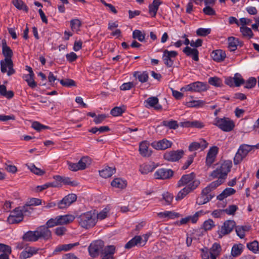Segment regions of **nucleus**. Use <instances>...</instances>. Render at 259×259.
<instances>
[{
  "label": "nucleus",
  "mask_w": 259,
  "mask_h": 259,
  "mask_svg": "<svg viewBox=\"0 0 259 259\" xmlns=\"http://www.w3.org/2000/svg\"><path fill=\"white\" fill-rule=\"evenodd\" d=\"M2 54L5 57L4 60L1 61V70L3 73L7 72V75L11 76L15 73L14 69V64L12 60L13 51L12 49L7 46L6 40H2Z\"/></svg>",
  "instance_id": "1"
},
{
  "label": "nucleus",
  "mask_w": 259,
  "mask_h": 259,
  "mask_svg": "<svg viewBox=\"0 0 259 259\" xmlns=\"http://www.w3.org/2000/svg\"><path fill=\"white\" fill-rule=\"evenodd\" d=\"M77 221L81 227L88 229L96 225L97 218L94 213L88 211L80 215L77 218Z\"/></svg>",
  "instance_id": "2"
},
{
  "label": "nucleus",
  "mask_w": 259,
  "mask_h": 259,
  "mask_svg": "<svg viewBox=\"0 0 259 259\" xmlns=\"http://www.w3.org/2000/svg\"><path fill=\"white\" fill-rule=\"evenodd\" d=\"M254 148H255L254 145H249L244 144L241 145L234 157V164L237 165L240 163L248 153Z\"/></svg>",
  "instance_id": "3"
},
{
  "label": "nucleus",
  "mask_w": 259,
  "mask_h": 259,
  "mask_svg": "<svg viewBox=\"0 0 259 259\" xmlns=\"http://www.w3.org/2000/svg\"><path fill=\"white\" fill-rule=\"evenodd\" d=\"M213 124L226 132H229L232 131L235 127L234 121L227 117H217L215 119V122L213 123Z\"/></svg>",
  "instance_id": "4"
},
{
  "label": "nucleus",
  "mask_w": 259,
  "mask_h": 259,
  "mask_svg": "<svg viewBox=\"0 0 259 259\" xmlns=\"http://www.w3.org/2000/svg\"><path fill=\"white\" fill-rule=\"evenodd\" d=\"M200 184V180L194 181L188 185L184 187L183 189H182L178 193L177 196L176 197V200L177 201L182 200L189 193L195 190L199 186Z\"/></svg>",
  "instance_id": "5"
},
{
  "label": "nucleus",
  "mask_w": 259,
  "mask_h": 259,
  "mask_svg": "<svg viewBox=\"0 0 259 259\" xmlns=\"http://www.w3.org/2000/svg\"><path fill=\"white\" fill-rule=\"evenodd\" d=\"M235 227L236 223L234 221L227 220L225 221L221 228L217 231L219 235L218 238L221 239L223 236L229 234Z\"/></svg>",
  "instance_id": "6"
},
{
  "label": "nucleus",
  "mask_w": 259,
  "mask_h": 259,
  "mask_svg": "<svg viewBox=\"0 0 259 259\" xmlns=\"http://www.w3.org/2000/svg\"><path fill=\"white\" fill-rule=\"evenodd\" d=\"M104 243L101 240H98L94 241L89 246L88 250L90 255L95 257L99 255V253L104 250Z\"/></svg>",
  "instance_id": "7"
},
{
  "label": "nucleus",
  "mask_w": 259,
  "mask_h": 259,
  "mask_svg": "<svg viewBox=\"0 0 259 259\" xmlns=\"http://www.w3.org/2000/svg\"><path fill=\"white\" fill-rule=\"evenodd\" d=\"M207 90V84L205 83L196 81L185 85L181 89V91H191L200 92Z\"/></svg>",
  "instance_id": "8"
},
{
  "label": "nucleus",
  "mask_w": 259,
  "mask_h": 259,
  "mask_svg": "<svg viewBox=\"0 0 259 259\" xmlns=\"http://www.w3.org/2000/svg\"><path fill=\"white\" fill-rule=\"evenodd\" d=\"M77 196L74 194H69L65 196L61 200L57 203L58 209H65L69 206L72 203L76 201Z\"/></svg>",
  "instance_id": "9"
},
{
  "label": "nucleus",
  "mask_w": 259,
  "mask_h": 259,
  "mask_svg": "<svg viewBox=\"0 0 259 259\" xmlns=\"http://www.w3.org/2000/svg\"><path fill=\"white\" fill-rule=\"evenodd\" d=\"M178 55V53L175 51H168L165 50L163 51L162 59L164 64L167 67H171L174 64V60Z\"/></svg>",
  "instance_id": "10"
},
{
  "label": "nucleus",
  "mask_w": 259,
  "mask_h": 259,
  "mask_svg": "<svg viewBox=\"0 0 259 259\" xmlns=\"http://www.w3.org/2000/svg\"><path fill=\"white\" fill-rule=\"evenodd\" d=\"M183 155L184 151L182 150H172L166 152L163 155V157L167 161L174 162L178 161Z\"/></svg>",
  "instance_id": "11"
},
{
  "label": "nucleus",
  "mask_w": 259,
  "mask_h": 259,
  "mask_svg": "<svg viewBox=\"0 0 259 259\" xmlns=\"http://www.w3.org/2000/svg\"><path fill=\"white\" fill-rule=\"evenodd\" d=\"M16 207L8 217L7 221L10 224H18L23 220V216L21 212Z\"/></svg>",
  "instance_id": "12"
},
{
  "label": "nucleus",
  "mask_w": 259,
  "mask_h": 259,
  "mask_svg": "<svg viewBox=\"0 0 259 259\" xmlns=\"http://www.w3.org/2000/svg\"><path fill=\"white\" fill-rule=\"evenodd\" d=\"M172 143L166 139H163L158 141H154L151 144V146L157 150H164L171 147Z\"/></svg>",
  "instance_id": "13"
},
{
  "label": "nucleus",
  "mask_w": 259,
  "mask_h": 259,
  "mask_svg": "<svg viewBox=\"0 0 259 259\" xmlns=\"http://www.w3.org/2000/svg\"><path fill=\"white\" fill-rule=\"evenodd\" d=\"M174 171L170 169L159 168L154 174V177L156 179H169L172 177Z\"/></svg>",
  "instance_id": "14"
},
{
  "label": "nucleus",
  "mask_w": 259,
  "mask_h": 259,
  "mask_svg": "<svg viewBox=\"0 0 259 259\" xmlns=\"http://www.w3.org/2000/svg\"><path fill=\"white\" fill-rule=\"evenodd\" d=\"M196 175L194 172L190 174L184 175L181 179L178 182L177 186L181 187L184 186H187L195 180H198L195 179Z\"/></svg>",
  "instance_id": "15"
},
{
  "label": "nucleus",
  "mask_w": 259,
  "mask_h": 259,
  "mask_svg": "<svg viewBox=\"0 0 259 259\" xmlns=\"http://www.w3.org/2000/svg\"><path fill=\"white\" fill-rule=\"evenodd\" d=\"M218 151L219 148L215 146L209 149L206 157L205 163L207 166H210L214 162Z\"/></svg>",
  "instance_id": "16"
},
{
  "label": "nucleus",
  "mask_w": 259,
  "mask_h": 259,
  "mask_svg": "<svg viewBox=\"0 0 259 259\" xmlns=\"http://www.w3.org/2000/svg\"><path fill=\"white\" fill-rule=\"evenodd\" d=\"M159 100L157 97H150L145 100V106L146 108H153L156 110H161L162 107L158 104Z\"/></svg>",
  "instance_id": "17"
},
{
  "label": "nucleus",
  "mask_w": 259,
  "mask_h": 259,
  "mask_svg": "<svg viewBox=\"0 0 259 259\" xmlns=\"http://www.w3.org/2000/svg\"><path fill=\"white\" fill-rule=\"evenodd\" d=\"M115 252V246L114 245H107L104 247L101 252V259H114Z\"/></svg>",
  "instance_id": "18"
},
{
  "label": "nucleus",
  "mask_w": 259,
  "mask_h": 259,
  "mask_svg": "<svg viewBox=\"0 0 259 259\" xmlns=\"http://www.w3.org/2000/svg\"><path fill=\"white\" fill-rule=\"evenodd\" d=\"M38 239L43 238L45 240L50 239L52 236L51 231L49 229L48 227L41 226L37 228L36 230Z\"/></svg>",
  "instance_id": "19"
},
{
  "label": "nucleus",
  "mask_w": 259,
  "mask_h": 259,
  "mask_svg": "<svg viewBox=\"0 0 259 259\" xmlns=\"http://www.w3.org/2000/svg\"><path fill=\"white\" fill-rule=\"evenodd\" d=\"M211 57L214 61L221 62L226 58V54L225 52L222 50H216L211 52Z\"/></svg>",
  "instance_id": "20"
},
{
  "label": "nucleus",
  "mask_w": 259,
  "mask_h": 259,
  "mask_svg": "<svg viewBox=\"0 0 259 259\" xmlns=\"http://www.w3.org/2000/svg\"><path fill=\"white\" fill-rule=\"evenodd\" d=\"M39 250V248L29 247L22 251L20 255V258L21 259H26L27 258H29L31 257L33 254H36Z\"/></svg>",
  "instance_id": "21"
},
{
  "label": "nucleus",
  "mask_w": 259,
  "mask_h": 259,
  "mask_svg": "<svg viewBox=\"0 0 259 259\" xmlns=\"http://www.w3.org/2000/svg\"><path fill=\"white\" fill-rule=\"evenodd\" d=\"M133 76L142 83L147 82L149 79V74L147 71H135L133 73Z\"/></svg>",
  "instance_id": "22"
},
{
  "label": "nucleus",
  "mask_w": 259,
  "mask_h": 259,
  "mask_svg": "<svg viewBox=\"0 0 259 259\" xmlns=\"http://www.w3.org/2000/svg\"><path fill=\"white\" fill-rule=\"evenodd\" d=\"M183 52L187 56H191L194 61H198L199 60V52L197 49L195 48L192 49L190 47L187 46L183 49Z\"/></svg>",
  "instance_id": "23"
},
{
  "label": "nucleus",
  "mask_w": 259,
  "mask_h": 259,
  "mask_svg": "<svg viewBox=\"0 0 259 259\" xmlns=\"http://www.w3.org/2000/svg\"><path fill=\"white\" fill-rule=\"evenodd\" d=\"M149 144L146 141L141 142L139 145L140 154L144 157H149L151 155L152 151L148 149Z\"/></svg>",
  "instance_id": "24"
},
{
  "label": "nucleus",
  "mask_w": 259,
  "mask_h": 259,
  "mask_svg": "<svg viewBox=\"0 0 259 259\" xmlns=\"http://www.w3.org/2000/svg\"><path fill=\"white\" fill-rule=\"evenodd\" d=\"M222 248L219 243H214L210 249L209 254L211 259H216L220 254Z\"/></svg>",
  "instance_id": "25"
},
{
  "label": "nucleus",
  "mask_w": 259,
  "mask_h": 259,
  "mask_svg": "<svg viewBox=\"0 0 259 259\" xmlns=\"http://www.w3.org/2000/svg\"><path fill=\"white\" fill-rule=\"evenodd\" d=\"M162 3L160 0H153L151 4L149 5V13L152 17H155L159 6Z\"/></svg>",
  "instance_id": "26"
},
{
  "label": "nucleus",
  "mask_w": 259,
  "mask_h": 259,
  "mask_svg": "<svg viewBox=\"0 0 259 259\" xmlns=\"http://www.w3.org/2000/svg\"><path fill=\"white\" fill-rule=\"evenodd\" d=\"M142 239V237L140 236H135L133 238H132L126 243L125 245V248L126 249H130L136 245L140 246H143L144 244L143 245L141 244Z\"/></svg>",
  "instance_id": "27"
},
{
  "label": "nucleus",
  "mask_w": 259,
  "mask_h": 259,
  "mask_svg": "<svg viewBox=\"0 0 259 259\" xmlns=\"http://www.w3.org/2000/svg\"><path fill=\"white\" fill-rule=\"evenodd\" d=\"M58 225L67 224L73 222L75 217L73 215H60L56 217Z\"/></svg>",
  "instance_id": "28"
},
{
  "label": "nucleus",
  "mask_w": 259,
  "mask_h": 259,
  "mask_svg": "<svg viewBox=\"0 0 259 259\" xmlns=\"http://www.w3.org/2000/svg\"><path fill=\"white\" fill-rule=\"evenodd\" d=\"M232 166V161L230 160L224 161V162L221 164L219 169L222 172V175H223L224 177H227L228 174L231 170Z\"/></svg>",
  "instance_id": "29"
},
{
  "label": "nucleus",
  "mask_w": 259,
  "mask_h": 259,
  "mask_svg": "<svg viewBox=\"0 0 259 259\" xmlns=\"http://www.w3.org/2000/svg\"><path fill=\"white\" fill-rule=\"evenodd\" d=\"M203 212L202 210H200L196 212L193 216H189L185 218H182L180 221V225L186 224L190 221H191L193 223H196L198 220V217Z\"/></svg>",
  "instance_id": "30"
},
{
  "label": "nucleus",
  "mask_w": 259,
  "mask_h": 259,
  "mask_svg": "<svg viewBox=\"0 0 259 259\" xmlns=\"http://www.w3.org/2000/svg\"><path fill=\"white\" fill-rule=\"evenodd\" d=\"M116 171L115 167L112 168L111 167L107 166L104 169L99 170V174L101 177L104 178H108L112 176Z\"/></svg>",
  "instance_id": "31"
},
{
  "label": "nucleus",
  "mask_w": 259,
  "mask_h": 259,
  "mask_svg": "<svg viewBox=\"0 0 259 259\" xmlns=\"http://www.w3.org/2000/svg\"><path fill=\"white\" fill-rule=\"evenodd\" d=\"M236 190L232 188H226L220 195L217 196V199L223 200L227 197L235 194Z\"/></svg>",
  "instance_id": "32"
},
{
  "label": "nucleus",
  "mask_w": 259,
  "mask_h": 259,
  "mask_svg": "<svg viewBox=\"0 0 259 259\" xmlns=\"http://www.w3.org/2000/svg\"><path fill=\"white\" fill-rule=\"evenodd\" d=\"M23 239L26 241H36L38 240L36 231H29L24 234Z\"/></svg>",
  "instance_id": "33"
},
{
  "label": "nucleus",
  "mask_w": 259,
  "mask_h": 259,
  "mask_svg": "<svg viewBox=\"0 0 259 259\" xmlns=\"http://www.w3.org/2000/svg\"><path fill=\"white\" fill-rule=\"evenodd\" d=\"M182 124L183 126L187 127H191L202 128L204 126V124L203 122L197 120L182 122Z\"/></svg>",
  "instance_id": "34"
},
{
  "label": "nucleus",
  "mask_w": 259,
  "mask_h": 259,
  "mask_svg": "<svg viewBox=\"0 0 259 259\" xmlns=\"http://www.w3.org/2000/svg\"><path fill=\"white\" fill-rule=\"evenodd\" d=\"M111 185L113 187L124 189L126 187L127 183L126 181L120 178H115L112 181Z\"/></svg>",
  "instance_id": "35"
},
{
  "label": "nucleus",
  "mask_w": 259,
  "mask_h": 259,
  "mask_svg": "<svg viewBox=\"0 0 259 259\" xmlns=\"http://www.w3.org/2000/svg\"><path fill=\"white\" fill-rule=\"evenodd\" d=\"M19 212H21L23 217L25 215H29L33 210V208L31 207L27 202L22 206L17 207Z\"/></svg>",
  "instance_id": "36"
},
{
  "label": "nucleus",
  "mask_w": 259,
  "mask_h": 259,
  "mask_svg": "<svg viewBox=\"0 0 259 259\" xmlns=\"http://www.w3.org/2000/svg\"><path fill=\"white\" fill-rule=\"evenodd\" d=\"M158 216L160 218H168L171 219L178 218L180 217V214L177 212H175L170 211H166L164 212H159L157 214Z\"/></svg>",
  "instance_id": "37"
},
{
  "label": "nucleus",
  "mask_w": 259,
  "mask_h": 259,
  "mask_svg": "<svg viewBox=\"0 0 259 259\" xmlns=\"http://www.w3.org/2000/svg\"><path fill=\"white\" fill-rule=\"evenodd\" d=\"M243 248V245L239 243L238 244H234L232 248L231 255L234 257H236L240 255Z\"/></svg>",
  "instance_id": "38"
},
{
  "label": "nucleus",
  "mask_w": 259,
  "mask_h": 259,
  "mask_svg": "<svg viewBox=\"0 0 259 259\" xmlns=\"http://www.w3.org/2000/svg\"><path fill=\"white\" fill-rule=\"evenodd\" d=\"M13 5L18 10H23L25 12H28V8L25 3L21 0H13Z\"/></svg>",
  "instance_id": "39"
},
{
  "label": "nucleus",
  "mask_w": 259,
  "mask_h": 259,
  "mask_svg": "<svg viewBox=\"0 0 259 259\" xmlns=\"http://www.w3.org/2000/svg\"><path fill=\"white\" fill-rule=\"evenodd\" d=\"M155 168V167L151 164L144 163L140 165L139 170L141 174L145 175L152 171Z\"/></svg>",
  "instance_id": "40"
},
{
  "label": "nucleus",
  "mask_w": 259,
  "mask_h": 259,
  "mask_svg": "<svg viewBox=\"0 0 259 259\" xmlns=\"http://www.w3.org/2000/svg\"><path fill=\"white\" fill-rule=\"evenodd\" d=\"M79 245V243L78 242H75L74 243H70L68 244H63L61 246L57 247L55 251H60L62 250L64 251H68L71 249L73 247L75 246H77Z\"/></svg>",
  "instance_id": "41"
},
{
  "label": "nucleus",
  "mask_w": 259,
  "mask_h": 259,
  "mask_svg": "<svg viewBox=\"0 0 259 259\" xmlns=\"http://www.w3.org/2000/svg\"><path fill=\"white\" fill-rule=\"evenodd\" d=\"M240 42L238 38L234 37H229L228 38V47L231 51H234L237 49L238 43Z\"/></svg>",
  "instance_id": "42"
},
{
  "label": "nucleus",
  "mask_w": 259,
  "mask_h": 259,
  "mask_svg": "<svg viewBox=\"0 0 259 259\" xmlns=\"http://www.w3.org/2000/svg\"><path fill=\"white\" fill-rule=\"evenodd\" d=\"M125 107L122 106L121 107H115L110 111V114L113 116H118L122 115L125 111Z\"/></svg>",
  "instance_id": "43"
},
{
  "label": "nucleus",
  "mask_w": 259,
  "mask_h": 259,
  "mask_svg": "<svg viewBox=\"0 0 259 259\" xmlns=\"http://www.w3.org/2000/svg\"><path fill=\"white\" fill-rule=\"evenodd\" d=\"M90 158L88 156L82 157L77 163L79 170L85 169L87 164H90Z\"/></svg>",
  "instance_id": "44"
},
{
  "label": "nucleus",
  "mask_w": 259,
  "mask_h": 259,
  "mask_svg": "<svg viewBox=\"0 0 259 259\" xmlns=\"http://www.w3.org/2000/svg\"><path fill=\"white\" fill-rule=\"evenodd\" d=\"M34 74H32V76L30 75V74H26L23 76L25 80L27 82L29 87L31 88H34L37 86L36 82L34 79Z\"/></svg>",
  "instance_id": "45"
},
{
  "label": "nucleus",
  "mask_w": 259,
  "mask_h": 259,
  "mask_svg": "<svg viewBox=\"0 0 259 259\" xmlns=\"http://www.w3.org/2000/svg\"><path fill=\"white\" fill-rule=\"evenodd\" d=\"M247 248L254 253H256L259 251V245L257 240H254L251 242L247 244Z\"/></svg>",
  "instance_id": "46"
},
{
  "label": "nucleus",
  "mask_w": 259,
  "mask_h": 259,
  "mask_svg": "<svg viewBox=\"0 0 259 259\" xmlns=\"http://www.w3.org/2000/svg\"><path fill=\"white\" fill-rule=\"evenodd\" d=\"M161 124L164 126L168 127L169 129L176 130L179 127V125L176 120H171L170 121L163 120Z\"/></svg>",
  "instance_id": "47"
},
{
  "label": "nucleus",
  "mask_w": 259,
  "mask_h": 259,
  "mask_svg": "<svg viewBox=\"0 0 259 259\" xmlns=\"http://www.w3.org/2000/svg\"><path fill=\"white\" fill-rule=\"evenodd\" d=\"M240 30L243 37H248L250 38L253 36L251 29L247 26H241Z\"/></svg>",
  "instance_id": "48"
},
{
  "label": "nucleus",
  "mask_w": 259,
  "mask_h": 259,
  "mask_svg": "<svg viewBox=\"0 0 259 259\" xmlns=\"http://www.w3.org/2000/svg\"><path fill=\"white\" fill-rule=\"evenodd\" d=\"M132 36L134 39H137L141 42H143L145 40V34L143 33L140 30H135L133 32Z\"/></svg>",
  "instance_id": "49"
},
{
  "label": "nucleus",
  "mask_w": 259,
  "mask_h": 259,
  "mask_svg": "<svg viewBox=\"0 0 259 259\" xmlns=\"http://www.w3.org/2000/svg\"><path fill=\"white\" fill-rule=\"evenodd\" d=\"M233 79L235 87H238L245 83V80L242 77L241 75L238 73L235 74Z\"/></svg>",
  "instance_id": "50"
},
{
  "label": "nucleus",
  "mask_w": 259,
  "mask_h": 259,
  "mask_svg": "<svg viewBox=\"0 0 259 259\" xmlns=\"http://www.w3.org/2000/svg\"><path fill=\"white\" fill-rule=\"evenodd\" d=\"M205 104V102L202 100H192L187 102L186 104L188 107H202Z\"/></svg>",
  "instance_id": "51"
},
{
  "label": "nucleus",
  "mask_w": 259,
  "mask_h": 259,
  "mask_svg": "<svg viewBox=\"0 0 259 259\" xmlns=\"http://www.w3.org/2000/svg\"><path fill=\"white\" fill-rule=\"evenodd\" d=\"M208 83L212 85L219 87L222 85V81L221 78L218 77H211L208 79Z\"/></svg>",
  "instance_id": "52"
},
{
  "label": "nucleus",
  "mask_w": 259,
  "mask_h": 259,
  "mask_svg": "<svg viewBox=\"0 0 259 259\" xmlns=\"http://www.w3.org/2000/svg\"><path fill=\"white\" fill-rule=\"evenodd\" d=\"M58 80L60 81V83L63 87H71L76 86L75 81L71 79L65 78L64 79H58Z\"/></svg>",
  "instance_id": "53"
},
{
  "label": "nucleus",
  "mask_w": 259,
  "mask_h": 259,
  "mask_svg": "<svg viewBox=\"0 0 259 259\" xmlns=\"http://www.w3.org/2000/svg\"><path fill=\"white\" fill-rule=\"evenodd\" d=\"M245 88L248 89H252L254 88L256 84V79L254 77H250L246 81H245Z\"/></svg>",
  "instance_id": "54"
},
{
  "label": "nucleus",
  "mask_w": 259,
  "mask_h": 259,
  "mask_svg": "<svg viewBox=\"0 0 259 259\" xmlns=\"http://www.w3.org/2000/svg\"><path fill=\"white\" fill-rule=\"evenodd\" d=\"M215 226L214 222L212 220L208 219L205 221L203 224L202 228L204 229L205 231L210 230L212 228Z\"/></svg>",
  "instance_id": "55"
},
{
  "label": "nucleus",
  "mask_w": 259,
  "mask_h": 259,
  "mask_svg": "<svg viewBox=\"0 0 259 259\" xmlns=\"http://www.w3.org/2000/svg\"><path fill=\"white\" fill-rule=\"evenodd\" d=\"M210 28H200L196 31V34L200 36H206L211 33Z\"/></svg>",
  "instance_id": "56"
},
{
  "label": "nucleus",
  "mask_w": 259,
  "mask_h": 259,
  "mask_svg": "<svg viewBox=\"0 0 259 259\" xmlns=\"http://www.w3.org/2000/svg\"><path fill=\"white\" fill-rule=\"evenodd\" d=\"M31 172L38 176H42L45 173V171L39 168L36 167L34 164H32L28 166Z\"/></svg>",
  "instance_id": "57"
},
{
  "label": "nucleus",
  "mask_w": 259,
  "mask_h": 259,
  "mask_svg": "<svg viewBox=\"0 0 259 259\" xmlns=\"http://www.w3.org/2000/svg\"><path fill=\"white\" fill-rule=\"evenodd\" d=\"M226 177H224L223 175H222V176H219L218 179L217 181L211 182L210 184L215 189L217 187H218L224 182L225 180L226 179Z\"/></svg>",
  "instance_id": "58"
},
{
  "label": "nucleus",
  "mask_w": 259,
  "mask_h": 259,
  "mask_svg": "<svg viewBox=\"0 0 259 259\" xmlns=\"http://www.w3.org/2000/svg\"><path fill=\"white\" fill-rule=\"evenodd\" d=\"M162 198L165 200L166 204L169 205L173 199V196L167 192L162 194Z\"/></svg>",
  "instance_id": "59"
},
{
  "label": "nucleus",
  "mask_w": 259,
  "mask_h": 259,
  "mask_svg": "<svg viewBox=\"0 0 259 259\" xmlns=\"http://www.w3.org/2000/svg\"><path fill=\"white\" fill-rule=\"evenodd\" d=\"M0 252H3V253H7L10 254L11 253L12 250L11 247L5 244L0 243Z\"/></svg>",
  "instance_id": "60"
},
{
  "label": "nucleus",
  "mask_w": 259,
  "mask_h": 259,
  "mask_svg": "<svg viewBox=\"0 0 259 259\" xmlns=\"http://www.w3.org/2000/svg\"><path fill=\"white\" fill-rule=\"evenodd\" d=\"M237 209L238 207L236 205H231L229 206L228 208L224 209V210L227 214L233 215Z\"/></svg>",
  "instance_id": "61"
},
{
  "label": "nucleus",
  "mask_w": 259,
  "mask_h": 259,
  "mask_svg": "<svg viewBox=\"0 0 259 259\" xmlns=\"http://www.w3.org/2000/svg\"><path fill=\"white\" fill-rule=\"evenodd\" d=\"M81 26V22L78 19H73L70 21V26L72 30L77 29Z\"/></svg>",
  "instance_id": "62"
},
{
  "label": "nucleus",
  "mask_w": 259,
  "mask_h": 259,
  "mask_svg": "<svg viewBox=\"0 0 259 259\" xmlns=\"http://www.w3.org/2000/svg\"><path fill=\"white\" fill-rule=\"evenodd\" d=\"M209 202V199H207V196L202 195L201 193V196L197 198L196 203L198 205H202Z\"/></svg>",
  "instance_id": "63"
},
{
  "label": "nucleus",
  "mask_w": 259,
  "mask_h": 259,
  "mask_svg": "<svg viewBox=\"0 0 259 259\" xmlns=\"http://www.w3.org/2000/svg\"><path fill=\"white\" fill-rule=\"evenodd\" d=\"M195 155L196 153H194V154H192L189 156L188 160L186 161V162L185 163V164L182 167V168L183 169H186L187 168H188V167L193 162L194 157L195 156Z\"/></svg>",
  "instance_id": "64"
}]
</instances>
